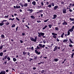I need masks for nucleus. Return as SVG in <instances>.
I'll return each mask as SVG.
<instances>
[{
	"label": "nucleus",
	"instance_id": "obj_1",
	"mask_svg": "<svg viewBox=\"0 0 74 74\" xmlns=\"http://www.w3.org/2000/svg\"><path fill=\"white\" fill-rule=\"evenodd\" d=\"M38 37H41V36H44V35H45V33L42 32H38Z\"/></svg>",
	"mask_w": 74,
	"mask_h": 74
},
{
	"label": "nucleus",
	"instance_id": "obj_2",
	"mask_svg": "<svg viewBox=\"0 0 74 74\" xmlns=\"http://www.w3.org/2000/svg\"><path fill=\"white\" fill-rule=\"evenodd\" d=\"M30 39L31 41H34V42H36L37 41V37H35V39L33 38H30Z\"/></svg>",
	"mask_w": 74,
	"mask_h": 74
},
{
	"label": "nucleus",
	"instance_id": "obj_3",
	"mask_svg": "<svg viewBox=\"0 0 74 74\" xmlns=\"http://www.w3.org/2000/svg\"><path fill=\"white\" fill-rule=\"evenodd\" d=\"M52 35H54L53 36V37L54 38H56V36H57L58 34H55L53 32L52 33Z\"/></svg>",
	"mask_w": 74,
	"mask_h": 74
},
{
	"label": "nucleus",
	"instance_id": "obj_4",
	"mask_svg": "<svg viewBox=\"0 0 74 74\" xmlns=\"http://www.w3.org/2000/svg\"><path fill=\"white\" fill-rule=\"evenodd\" d=\"M27 11H29V13H32V12H33V11H34V10H33V9H30L29 8H28V9L27 10Z\"/></svg>",
	"mask_w": 74,
	"mask_h": 74
},
{
	"label": "nucleus",
	"instance_id": "obj_5",
	"mask_svg": "<svg viewBox=\"0 0 74 74\" xmlns=\"http://www.w3.org/2000/svg\"><path fill=\"white\" fill-rule=\"evenodd\" d=\"M74 29V26L73 25L72 26V27L71 29H69V31H70L71 32H73Z\"/></svg>",
	"mask_w": 74,
	"mask_h": 74
},
{
	"label": "nucleus",
	"instance_id": "obj_6",
	"mask_svg": "<svg viewBox=\"0 0 74 74\" xmlns=\"http://www.w3.org/2000/svg\"><path fill=\"white\" fill-rule=\"evenodd\" d=\"M35 53H36V54H37V55H40L41 53L40 52H38V51H37V50H35Z\"/></svg>",
	"mask_w": 74,
	"mask_h": 74
},
{
	"label": "nucleus",
	"instance_id": "obj_7",
	"mask_svg": "<svg viewBox=\"0 0 74 74\" xmlns=\"http://www.w3.org/2000/svg\"><path fill=\"white\" fill-rule=\"evenodd\" d=\"M62 11L63 14H66V9L63 8Z\"/></svg>",
	"mask_w": 74,
	"mask_h": 74
},
{
	"label": "nucleus",
	"instance_id": "obj_8",
	"mask_svg": "<svg viewBox=\"0 0 74 74\" xmlns=\"http://www.w3.org/2000/svg\"><path fill=\"white\" fill-rule=\"evenodd\" d=\"M62 24L63 25H67V23H66L64 20V22L62 23Z\"/></svg>",
	"mask_w": 74,
	"mask_h": 74
},
{
	"label": "nucleus",
	"instance_id": "obj_9",
	"mask_svg": "<svg viewBox=\"0 0 74 74\" xmlns=\"http://www.w3.org/2000/svg\"><path fill=\"white\" fill-rule=\"evenodd\" d=\"M32 4L33 5H36V2L35 1H33L32 2Z\"/></svg>",
	"mask_w": 74,
	"mask_h": 74
},
{
	"label": "nucleus",
	"instance_id": "obj_10",
	"mask_svg": "<svg viewBox=\"0 0 74 74\" xmlns=\"http://www.w3.org/2000/svg\"><path fill=\"white\" fill-rule=\"evenodd\" d=\"M56 17H57V15H56V14H54L53 15V17L52 18V19H55L56 18Z\"/></svg>",
	"mask_w": 74,
	"mask_h": 74
},
{
	"label": "nucleus",
	"instance_id": "obj_11",
	"mask_svg": "<svg viewBox=\"0 0 74 74\" xmlns=\"http://www.w3.org/2000/svg\"><path fill=\"white\" fill-rule=\"evenodd\" d=\"M53 60L55 62H58V61H59V59L58 58H55L53 59Z\"/></svg>",
	"mask_w": 74,
	"mask_h": 74
},
{
	"label": "nucleus",
	"instance_id": "obj_12",
	"mask_svg": "<svg viewBox=\"0 0 74 74\" xmlns=\"http://www.w3.org/2000/svg\"><path fill=\"white\" fill-rule=\"evenodd\" d=\"M58 5L55 6L53 8V9L54 10H56V9H57V8H58Z\"/></svg>",
	"mask_w": 74,
	"mask_h": 74
},
{
	"label": "nucleus",
	"instance_id": "obj_13",
	"mask_svg": "<svg viewBox=\"0 0 74 74\" xmlns=\"http://www.w3.org/2000/svg\"><path fill=\"white\" fill-rule=\"evenodd\" d=\"M57 48H58V46H56L54 49V50H53V51H56V50L57 49Z\"/></svg>",
	"mask_w": 74,
	"mask_h": 74
},
{
	"label": "nucleus",
	"instance_id": "obj_14",
	"mask_svg": "<svg viewBox=\"0 0 74 74\" xmlns=\"http://www.w3.org/2000/svg\"><path fill=\"white\" fill-rule=\"evenodd\" d=\"M68 41V39H64L63 40V42H67Z\"/></svg>",
	"mask_w": 74,
	"mask_h": 74
},
{
	"label": "nucleus",
	"instance_id": "obj_15",
	"mask_svg": "<svg viewBox=\"0 0 74 74\" xmlns=\"http://www.w3.org/2000/svg\"><path fill=\"white\" fill-rule=\"evenodd\" d=\"M0 74H5V71H3L0 73Z\"/></svg>",
	"mask_w": 74,
	"mask_h": 74
},
{
	"label": "nucleus",
	"instance_id": "obj_16",
	"mask_svg": "<svg viewBox=\"0 0 74 74\" xmlns=\"http://www.w3.org/2000/svg\"><path fill=\"white\" fill-rule=\"evenodd\" d=\"M24 6L26 7H27L28 6V4L27 3H25L24 4Z\"/></svg>",
	"mask_w": 74,
	"mask_h": 74
},
{
	"label": "nucleus",
	"instance_id": "obj_17",
	"mask_svg": "<svg viewBox=\"0 0 74 74\" xmlns=\"http://www.w3.org/2000/svg\"><path fill=\"white\" fill-rule=\"evenodd\" d=\"M64 33L63 32L62 34L61 35V37H62V38H63V36H64Z\"/></svg>",
	"mask_w": 74,
	"mask_h": 74
},
{
	"label": "nucleus",
	"instance_id": "obj_18",
	"mask_svg": "<svg viewBox=\"0 0 74 74\" xmlns=\"http://www.w3.org/2000/svg\"><path fill=\"white\" fill-rule=\"evenodd\" d=\"M47 27H48V25H46L45 26V27L42 28L43 30H44V29H46V28H47Z\"/></svg>",
	"mask_w": 74,
	"mask_h": 74
},
{
	"label": "nucleus",
	"instance_id": "obj_19",
	"mask_svg": "<svg viewBox=\"0 0 74 74\" xmlns=\"http://www.w3.org/2000/svg\"><path fill=\"white\" fill-rule=\"evenodd\" d=\"M34 56V59L35 60H36L37 59V56L36 55H35V56Z\"/></svg>",
	"mask_w": 74,
	"mask_h": 74
},
{
	"label": "nucleus",
	"instance_id": "obj_20",
	"mask_svg": "<svg viewBox=\"0 0 74 74\" xmlns=\"http://www.w3.org/2000/svg\"><path fill=\"white\" fill-rule=\"evenodd\" d=\"M21 8V6H18V5H17L16 6V9H18V8Z\"/></svg>",
	"mask_w": 74,
	"mask_h": 74
},
{
	"label": "nucleus",
	"instance_id": "obj_21",
	"mask_svg": "<svg viewBox=\"0 0 74 74\" xmlns=\"http://www.w3.org/2000/svg\"><path fill=\"white\" fill-rule=\"evenodd\" d=\"M69 40L70 42L72 44H73V41L71 40V39H69Z\"/></svg>",
	"mask_w": 74,
	"mask_h": 74
},
{
	"label": "nucleus",
	"instance_id": "obj_22",
	"mask_svg": "<svg viewBox=\"0 0 74 74\" xmlns=\"http://www.w3.org/2000/svg\"><path fill=\"white\" fill-rule=\"evenodd\" d=\"M55 30H56V31H58V30H59V28H58V27H55Z\"/></svg>",
	"mask_w": 74,
	"mask_h": 74
},
{
	"label": "nucleus",
	"instance_id": "obj_23",
	"mask_svg": "<svg viewBox=\"0 0 74 74\" xmlns=\"http://www.w3.org/2000/svg\"><path fill=\"white\" fill-rule=\"evenodd\" d=\"M48 7L49 8H51L52 7V5L51 4H49L48 6Z\"/></svg>",
	"mask_w": 74,
	"mask_h": 74
},
{
	"label": "nucleus",
	"instance_id": "obj_24",
	"mask_svg": "<svg viewBox=\"0 0 74 74\" xmlns=\"http://www.w3.org/2000/svg\"><path fill=\"white\" fill-rule=\"evenodd\" d=\"M15 19V18H13V19H12L11 18H10L9 19V20H11V21H14Z\"/></svg>",
	"mask_w": 74,
	"mask_h": 74
},
{
	"label": "nucleus",
	"instance_id": "obj_25",
	"mask_svg": "<svg viewBox=\"0 0 74 74\" xmlns=\"http://www.w3.org/2000/svg\"><path fill=\"white\" fill-rule=\"evenodd\" d=\"M3 25H4V23H3L2 22L0 23V26H2Z\"/></svg>",
	"mask_w": 74,
	"mask_h": 74
},
{
	"label": "nucleus",
	"instance_id": "obj_26",
	"mask_svg": "<svg viewBox=\"0 0 74 74\" xmlns=\"http://www.w3.org/2000/svg\"><path fill=\"white\" fill-rule=\"evenodd\" d=\"M3 55V53L2 52L0 53V56H2Z\"/></svg>",
	"mask_w": 74,
	"mask_h": 74
},
{
	"label": "nucleus",
	"instance_id": "obj_27",
	"mask_svg": "<svg viewBox=\"0 0 74 74\" xmlns=\"http://www.w3.org/2000/svg\"><path fill=\"white\" fill-rule=\"evenodd\" d=\"M52 26L51 24H49L48 25V27H49V28H51V27H52Z\"/></svg>",
	"mask_w": 74,
	"mask_h": 74
},
{
	"label": "nucleus",
	"instance_id": "obj_28",
	"mask_svg": "<svg viewBox=\"0 0 74 74\" xmlns=\"http://www.w3.org/2000/svg\"><path fill=\"white\" fill-rule=\"evenodd\" d=\"M26 53H27V52H26L24 51L23 52V55H26Z\"/></svg>",
	"mask_w": 74,
	"mask_h": 74
},
{
	"label": "nucleus",
	"instance_id": "obj_29",
	"mask_svg": "<svg viewBox=\"0 0 74 74\" xmlns=\"http://www.w3.org/2000/svg\"><path fill=\"white\" fill-rule=\"evenodd\" d=\"M8 57V56L6 55L5 56L4 58V59H6Z\"/></svg>",
	"mask_w": 74,
	"mask_h": 74
},
{
	"label": "nucleus",
	"instance_id": "obj_30",
	"mask_svg": "<svg viewBox=\"0 0 74 74\" xmlns=\"http://www.w3.org/2000/svg\"><path fill=\"white\" fill-rule=\"evenodd\" d=\"M13 60L14 62H16V58H13Z\"/></svg>",
	"mask_w": 74,
	"mask_h": 74
},
{
	"label": "nucleus",
	"instance_id": "obj_31",
	"mask_svg": "<svg viewBox=\"0 0 74 74\" xmlns=\"http://www.w3.org/2000/svg\"><path fill=\"white\" fill-rule=\"evenodd\" d=\"M15 27V24H13L12 26V27Z\"/></svg>",
	"mask_w": 74,
	"mask_h": 74
},
{
	"label": "nucleus",
	"instance_id": "obj_32",
	"mask_svg": "<svg viewBox=\"0 0 74 74\" xmlns=\"http://www.w3.org/2000/svg\"><path fill=\"white\" fill-rule=\"evenodd\" d=\"M3 47V45H2L0 46V49H1Z\"/></svg>",
	"mask_w": 74,
	"mask_h": 74
},
{
	"label": "nucleus",
	"instance_id": "obj_33",
	"mask_svg": "<svg viewBox=\"0 0 74 74\" xmlns=\"http://www.w3.org/2000/svg\"><path fill=\"white\" fill-rule=\"evenodd\" d=\"M31 18H32V19H34V18H35V17H34V16L33 15L31 16Z\"/></svg>",
	"mask_w": 74,
	"mask_h": 74
},
{
	"label": "nucleus",
	"instance_id": "obj_34",
	"mask_svg": "<svg viewBox=\"0 0 74 74\" xmlns=\"http://www.w3.org/2000/svg\"><path fill=\"white\" fill-rule=\"evenodd\" d=\"M5 24L7 25H10V23H9L8 21H7V22Z\"/></svg>",
	"mask_w": 74,
	"mask_h": 74
},
{
	"label": "nucleus",
	"instance_id": "obj_35",
	"mask_svg": "<svg viewBox=\"0 0 74 74\" xmlns=\"http://www.w3.org/2000/svg\"><path fill=\"white\" fill-rule=\"evenodd\" d=\"M51 4H52L53 7H54V6H55V4H54V3H53V2L51 3Z\"/></svg>",
	"mask_w": 74,
	"mask_h": 74
},
{
	"label": "nucleus",
	"instance_id": "obj_36",
	"mask_svg": "<svg viewBox=\"0 0 74 74\" xmlns=\"http://www.w3.org/2000/svg\"><path fill=\"white\" fill-rule=\"evenodd\" d=\"M67 33H68V36H69V35H70V31H69V30L68 31V32H67Z\"/></svg>",
	"mask_w": 74,
	"mask_h": 74
},
{
	"label": "nucleus",
	"instance_id": "obj_37",
	"mask_svg": "<svg viewBox=\"0 0 74 74\" xmlns=\"http://www.w3.org/2000/svg\"><path fill=\"white\" fill-rule=\"evenodd\" d=\"M7 20H3L2 22L3 23H4V22H7Z\"/></svg>",
	"mask_w": 74,
	"mask_h": 74
},
{
	"label": "nucleus",
	"instance_id": "obj_38",
	"mask_svg": "<svg viewBox=\"0 0 74 74\" xmlns=\"http://www.w3.org/2000/svg\"><path fill=\"white\" fill-rule=\"evenodd\" d=\"M7 59H8V60L9 61H10V60H11V58H10L9 57H7Z\"/></svg>",
	"mask_w": 74,
	"mask_h": 74
},
{
	"label": "nucleus",
	"instance_id": "obj_39",
	"mask_svg": "<svg viewBox=\"0 0 74 74\" xmlns=\"http://www.w3.org/2000/svg\"><path fill=\"white\" fill-rule=\"evenodd\" d=\"M1 37L2 38H4V37H5V36H4V35H1Z\"/></svg>",
	"mask_w": 74,
	"mask_h": 74
},
{
	"label": "nucleus",
	"instance_id": "obj_40",
	"mask_svg": "<svg viewBox=\"0 0 74 74\" xmlns=\"http://www.w3.org/2000/svg\"><path fill=\"white\" fill-rule=\"evenodd\" d=\"M74 53H73L72 54V55H71V58H73V56H74Z\"/></svg>",
	"mask_w": 74,
	"mask_h": 74
},
{
	"label": "nucleus",
	"instance_id": "obj_41",
	"mask_svg": "<svg viewBox=\"0 0 74 74\" xmlns=\"http://www.w3.org/2000/svg\"><path fill=\"white\" fill-rule=\"evenodd\" d=\"M42 44H39V46L40 47V48H42Z\"/></svg>",
	"mask_w": 74,
	"mask_h": 74
},
{
	"label": "nucleus",
	"instance_id": "obj_42",
	"mask_svg": "<svg viewBox=\"0 0 74 74\" xmlns=\"http://www.w3.org/2000/svg\"><path fill=\"white\" fill-rule=\"evenodd\" d=\"M69 46L70 47H73V46L71 44H70L69 45Z\"/></svg>",
	"mask_w": 74,
	"mask_h": 74
},
{
	"label": "nucleus",
	"instance_id": "obj_43",
	"mask_svg": "<svg viewBox=\"0 0 74 74\" xmlns=\"http://www.w3.org/2000/svg\"><path fill=\"white\" fill-rule=\"evenodd\" d=\"M37 9H40V6H37Z\"/></svg>",
	"mask_w": 74,
	"mask_h": 74
},
{
	"label": "nucleus",
	"instance_id": "obj_44",
	"mask_svg": "<svg viewBox=\"0 0 74 74\" xmlns=\"http://www.w3.org/2000/svg\"><path fill=\"white\" fill-rule=\"evenodd\" d=\"M31 49L32 51H34V47H33L32 46L31 48Z\"/></svg>",
	"mask_w": 74,
	"mask_h": 74
},
{
	"label": "nucleus",
	"instance_id": "obj_45",
	"mask_svg": "<svg viewBox=\"0 0 74 74\" xmlns=\"http://www.w3.org/2000/svg\"><path fill=\"white\" fill-rule=\"evenodd\" d=\"M43 63H44V62H40V63H38V64H42Z\"/></svg>",
	"mask_w": 74,
	"mask_h": 74
},
{
	"label": "nucleus",
	"instance_id": "obj_46",
	"mask_svg": "<svg viewBox=\"0 0 74 74\" xmlns=\"http://www.w3.org/2000/svg\"><path fill=\"white\" fill-rule=\"evenodd\" d=\"M45 45H42V48H44L45 47Z\"/></svg>",
	"mask_w": 74,
	"mask_h": 74
},
{
	"label": "nucleus",
	"instance_id": "obj_47",
	"mask_svg": "<svg viewBox=\"0 0 74 74\" xmlns=\"http://www.w3.org/2000/svg\"><path fill=\"white\" fill-rule=\"evenodd\" d=\"M41 4L42 6H43V5H44V3H43V2H41Z\"/></svg>",
	"mask_w": 74,
	"mask_h": 74
},
{
	"label": "nucleus",
	"instance_id": "obj_48",
	"mask_svg": "<svg viewBox=\"0 0 74 74\" xmlns=\"http://www.w3.org/2000/svg\"><path fill=\"white\" fill-rule=\"evenodd\" d=\"M69 11L70 12H73V10H72L71 9H70L69 10Z\"/></svg>",
	"mask_w": 74,
	"mask_h": 74
},
{
	"label": "nucleus",
	"instance_id": "obj_49",
	"mask_svg": "<svg viewBox=\"0 0 74 74\" xmlns=\"http://www.w3.org/2000/svg\"><path fill=\"white\" fill-rule=\"evenodd\" d=\"M48 21H49V19H47V20H45L44 22H47Z\"/></svg>",
	"mask_w": 74,
	"mask_h": 74
},
{
	"label": "nucleus",
	"instance_id": "obj_50",
	"mask_svg": "<svg viewBox=\"0 0 74 74\" xmlns=\"http://www.w3.org/2000/svg\"><path fill=\"white\" fill-rule=\"evenodd\" d=\"M16 19L18 21H20V19L18 18V17H16Z\"/></svg>",
	"mask_w": 74,
	"mask_h": 74
},
{
	"label": "nucleus",
	"instance_id": "obj_51",
	"mask_svg": "<svg viewBox=\"0 0 74 74\" xmlns=\"http://www.w3.org/2000/svg\"><path fill=\"white\" fill-rule=\"evenodd\" d=\"M44 73V70H42L41 71V73Z\"/></svg>",
	"mask_w": 74,
	"mask_h": 74
},
{
	"label": "nucleus",
	"instance_id": "obj_52",
	"mask_svg": "<svg viewBox=\"0 0 74 74\" xmlns=\"http://www.w3.org/2000/svg\"><path fill=\"white\" fill-rule=\"evenodd\" d=\"M36 48V49H40V48L38 46H37Z\"/></svg>",
	"mask_w": 74,
	"mask_h": 74
},
{
	"label": "nucleus",
	"instance_id": "obj_53",
	"mask_svg": "<svg viewBox=\"0 0 74 74\" xmlns=\"http://www.w3.org/2000/svg\"><path fill=\"white\" fill-rule=\"evenodd\" d=\"M56 41H58V42H59V40L58 39V38H57Z\"/></svg>",
	"mask_w": 74,
	"mask_h": 74
},
{
	"label": "nucleus",
	"instance_id": "obj_54",
	"mask_svg": "<svg viewBox=\"0 0 74 74\" xmlns=\"http://www.w3.org/2000/svg\"><path fill=\"white\" fill-rule=\"evenodd\" d=\"M37 22H38V23H40V22H41V21H37Z\"/></svg>",
	"mask_w": 74,
	"mask_h": 74
},
{
	"label": "nucleus",
	"instance_id": "obj_55",
	"mask_svg": "<svg viewBox=\"0 0 74 74\" xmlns=\"http://www.w3.org/2000/svg\"><path fill=\"white\" fill-rule=\"evenodd\" d=\"M19 4L20 5H21H21H23L22 4V3H19Z\"/></svg>",
	"mask_w": 74,
	"mask_h": 74
},
{
	"label": "nucleus",
	"instance_id": "obj_56",
	"mask_svg": "<svg viewBox=\"0 0 74 74\" xmlns=\"http://www.w3.org/2000/svg\"><path fill=\"white\" fill-rule=\"evenodd\" d=\"M38 11L40 13V12H42V11H43V10H39Z\"/></svg>",
	"mask_w": 74,
	"mask_h": 74
},
{
	"label": "nucleus",
	"instance_id": "obj_57",
	"mask_svg": "<svg viewBox=\"0 0 74 74\" xmlns=\"http://www.w3.org/2000/svg\"><path fill=\"white\" fill-rule=\"evenodd\" d=\"M21 43H23V41L22 40H20Z\"/></svg>",
	"mask_w": 74,
	"mask_h": 74
},
{
	"label": "nucleus",
	"instance_id": "obj_58",
	"mask_svg": "<svg viewBox=\"0 0 74 74\" xmlns=\"http://www.w3.org/2000/svg\"><path fill=\"white\" fill-rule=\"evenodd\" d=\"M28 3H30V0H27Z\"/></svg>",
	"mask_w": 74,
	"mask_h": 74
},
{
	"label": "nucleus",
	"instance_id": "obj_59",
	"mask_svg": "<svg viewBox=\"0 0 74 74\" xmlns=\"http://www.w3.org/2000/svg\"><path fill=\"white\" fill-rule=\"evenodd\" d=\"M46 3L48 5V4H49V2L47 1V2Z\"/></svg>",
	"mask_w": 74,
	"mask_h": 74
},
{
	"label": "nucleus",
	"instance_id": "obj_60",
	"mask_svg": "<svg viewBox=\"0 0 74 74\" xmlns=\"http://www.w3.org/2000/svg\"><path fill=\"white\" fill-rule=\"evenodd\" d=\"M61 4H64V2H61Z\"/></svg>",
	"mask_w": 74,
	"mask_h": 74
},
{
	"label": "nucleus",
	"instance_id": "obj_61",
	"mask_svg": "<svg viewBox=\"0 0 74 74\" xmlns=\"http://www.w3.org/2000/svg\"><path fill=\"white\" fill-rule=\"evenodd\" d=\"M25 34L24 33H23L22 34V35H23V36H25Z\"/></svg>",
	"mask_w": 74,
	"mask_h": 74
},
{
	"label": "nucleus",
	"instance_id": "obj_62",
	"mask_svg": "<svg viewBox=\"0 0 74 74\" xmlns=\"http://www.w3.org/2000/svg\"><path fill=\"white\" fill-rule=\"evenodd\" d=\"M8 16H9L8 15L5 16V17H6V18H8Z\"/></svg>",
	"mask_w": 74,
	"mask_h": 74
},
{
	"label": "nucleus",
	"instance_id": "obj_63",
	"mask_svg": "<svg viewBox=\"0 0 74 74\" xmlns=\"http://www.w3.org/2000/svg\"><path fill=\"white\" fill-rule=\"evenodd\" d=\"M43 42L44 44H45V43H46V41H43Z\"/></svg>",
	"mask_w": 74,
	"mask_h": 74
},
{
	"label": "nucleus",
	"instance_id": "obj_64",
	"mask_svg": "<svg viewBox=\"0 0 74 74\" xmlns=\"http://www.w3.org/2000/svg\"><path fill=\"white\" fill-rule=\"evenodd\" d=\"M33 69L34 70H36V67H33Z\"/></svg>",
	"mask_w": 74,
	"mask_h": 74
}]
</instances>
